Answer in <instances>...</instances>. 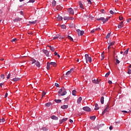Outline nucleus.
I'll return each mask as SVG.
<instances>
[{
  "label": "nucleus",
  "instance_id": "52",
  "mask_svg": "<svg viewBox=\"0 0 131 131\" xmlns=\"http://www.w3.org/2000/svg\"><path fill=\"white\" fill-rule=\"evenodd\" d=\"M116 61L117 64H119L120 62H119V60H118V59H116Z\"/></svg>",
  "mask_w": 131,
  "mask_h": 131
},
{
  "label": "nucleus",
  "instance_id": "32",
  "mask_svg": "<svg viewBox=\"0 0 131 131\" xmlns=\"http://www.w3.org/2000/svg\"><path fill=\"white\" fill-rule=\"evenodd\" d=\"M90 119L92 120H94V119H96V116H93L90 117Z\"/></svg>",
  "mask_w": 131,
  "mask_h": 131
},
{
  "label": "nucleus",
  "instance_id": "23",
  "mask_svg": "<svg viewBox=\"0 0 131 131\" xmlns=\"http://www.w3.org/2000/svg\"><path fill=\"white\" fill-rule=\"evenodd\" d=\"M114 43H115V42L113 41V42H110V43H108V45H109L110 47H112V46H114Z\"/></svg>",
  "mask_w": 131,
  "mask_h": 131
},
{
  "label": "nucleus",
  "instance_id": "3",
  "mask_svg": "<svg viewBox=\"0 0 131 131\" xmlns=\"http://www.w3.org/2000/svg\"><path fill=\"white\" fill-rule=\"evenodd\" d=\"M85 59L86 63H88V61L90 63H91V62H92V57L89 56V54H85Z\"/></svg>",
  "mask_w": 131,
  "mask_h": 131
},
{
  "label": "nucleus",
  "instance_id": "31",
  "mask_svg": "<svg viewBox=\"0 0 131 131\" xmlns=\"http://www.w3.org/2000/svg\"><path fill=\"white\" fill-rule=\"evenodd\" d=\"M37 22V20H34L33 21H29L30 24H35Z\"/></svg>",
  "mask_w": 131,
  "mask_h": 131
},
{
  "label": "nucleus",
  "instance_id": "58",
  "mask_svg": "<svg viewBox=\"0 0 131 131\" xmlns=\"http://www.w3.org/2000/svg\"><path fill=\"white\" fill-rule=\"evenodd\" d=\"M108 83H109L110 84H112V81H111V80H108Z\"/></svg>",
  "mask_w": 131,
  "mask_h": 131
},
{
  "label": "nucleus",
  "instance_id": "47",
  "mask_svg": "<svg viewBox=\"0 0 131 131\" xmlns=\"http://www.w3.org/2000/svg\"><path fill=\"white\" fill-rule=\"evenodd\" d=\"M0 122H5V119L4 118L0 119Z\"/></svg>",
  "mask_w": 131,
  "mask_h": 131
},
{
  "label": "nucleus",
  "instance_id": "57",
  "mask_svg": "<svg viewBox=\"0 0 131 131\" xmlns=\"http://www.w3.org/2000/svg\"><path fill=\"white\" fill-rule=\"evenodd\" d=\"M99 109H100V107L97 106V107H95V110H99Z\"/></svg>",
  "mask_w": 131,
  "mask_h": 131
},
{
  "label": "nucleus",
  "instance_id": "10",
  "mask_svg": "<svg viewBox=\"0 0 131 131\" xmlns=\"http://www.w3.org/2000/svg\"><path fill=\"white\" fill-rule=\"evenodd\" d=\"M50 117H51V119H53V120H58V119H59L58 117H56L55 115L51 116Z\"/></svg>",
  "mask_w": 131,
  "mask_h": 131
},
{
  "label": "nucleus",
  "instance_id": "27",
  "mask_svg": "<svg viewBox=\"0 0 131 131\" xmlns=\"http://www.w3.org/2000/svg\"><path fill=\"white\" fill-rule=\"evenodd\" d=\"M111 35V33H108L106 36V39H108V38H109V37H110V36Z\"/></svg>",
  "mask_w": 131,
  "mask_h": 131
},
{
  "label": "nucleus",
  "instance_id": "43",
  "mask_svg": "<svg viewBox=\"0 0 131 131\" xmlns=\"http://www.w3.org/2000/svg\"><path fill=\"white\" fill-rule=\"evenodd\" d=\"M119 20H120V21H121V20H123V17H122V16H120L119 17Z\"/></svg>",
  "mask_w": 131,
  "mask_h": 131
},
{
  "label": "nucleus",
  "instance_id": "24",
  "mask_svg": "<svg viewBox=\"0 0 131 131\" xmlns=\"http://www.w3.org/2000/svg\"><path fill=\"white\" fill-rule=\"evenodd\" d=\"M62 9H63V7H62L60 6H57V10H58V11H61V10H62Z\"/></svg>",
  "mask_w": 131,
  "mask_h": 131
},
{
  "label": "nucleus",
  "instance_id": "11",
  "mask_svg": "<svg viewBox=\"0 0 131 131\" xmlns=\"http://www.w3.org/2000/svg\"><path fill=\"white\" fill-rule=\"evenodd\" d=\"M67 120H68V118H64V119H61V120L60 121V124H62V123L63 122H65V121H67Z\"/></svg>",
  "mask_w": 131,
  "mask_h": 131
},
{
  "label": "nucleus",
  "instance_id": "25",
  "mask_svg": "<svg viewBox=\"0 0 131 131\" xmlns=\"http://www.w3.org/2000/svg\"><path fill=\"white\" fill-rule=\"evenodd\" d=\"M50 65H52L53 66H54V67H56V62H51L50 63Z\"/></svg>",
  "mask_w": 131,
  "mask_h": 131
},
{
  "label": "nucleus",
  "instance_id": "51",
  "mask_svg": "<svg viewBox=\"0 0 131 131\" xmlns=\"http://www.w3.org/2000/svg\"><path fill=\"white\" fill-rule=\"evenodd\" d=\"M127 73H128V74H130V73H131V70L130 69H128Z\"/></svg>",
  "mask_w": 131,
  "mask_h": 131
},
{
  "label": "nucleus",
  "instance_id": "50",
  "mask_svg": "<svg viewBox=\"0 0 131 131\" xmlns=\"http://www.w3.org/2000/svg\"><path fill=\"white\" fill-rule=\"evenodd\" d=\"M10 77H11V74H9L7 77V79H9V78H10Z\"/></svg>",
  "mask_w": 131,
  "mask_h": 131
},
{
  "label": "nucleus",
  "instance_id": "46",
  "mask_svg": "<svg viewBox=\"0 0 131 131\" xmlns=\"http://www.w3.org/2000/svg\"><path fill=\"white\" fill-rule=\"evenodd\" d=\"M82 17L84 19H85V18H88V15L84 14L83 15H82Z\"/></svg>",
  "mask_w": 131,
  "mask_h": 131
},
{
  "label": "nucleus",
  "instance_id": "19",
  "mask_svg": "<svg viewBox=\"0 0 131 131\" xmlns=\"http://www.w3.org/2000/svg\"><path fill=\"white\" fill-rule=\"evenodd\" d=\"M56 5H57V2L56 1H55V0H54L52 2V7H55Z\"/></svg>",
  "mask_w": 131,
  "mask_h": 131
},
{
  "label": "nucleus",
  "instance_id": "14",
  "mask_svg": "<svg viewBox=\"0 0 131 131\" xmlns=\"http://www.w3.org/2000/svg\"><path fill=\"white\" fill-rule=\"evenodd\" d=\"M79 7L81 9H84V7L83 6V5L81 3V2H79Z\"/></svg>",
  "mask_w": 131,
  "mask_h": 131
},
{
  "label": "nucleus",
  "instance_id": "53",
  "mask_svg": "<svg viewBox=\"0 0 131 131\" xmlns=\"http://www.w3.org/2000/svg\"><path fill=\"white\" fill-rule=\"evenodd\" d=\"M110 14H112V15H113V14H115V13L114 12H113V11H112V10H111L110 11Z\"/></svg>",
  "mask_w": 131,
  "mask_h": 131
},
{
  "label": "nucleus",
  "instance_id": "6",
  "mask_svg": "<svg viewBox=\"0 0 131 131\" xmlns=\"http://www.w3.org/2000/svg\"><path fill=\"white\" fill-rule=\"evenodd\" d=\"M108 110H109V105H107L105 110L102 112V115H104V114H105V113H106V112H108Z\"/></svg>",
  "mask_w": 131,
  "mask_h": 131
},
{
  "label": "nucleus",
  "instance_id": "15",
  "mask_svg": "<svg viewBox=\"0 0 131 131\" xmlns=\"http://www.w3.org/2000/svg\"><path fill=\"white\" fill-rule=\"evenodd\" d=\"M57 20H58V21H62V20H63V17L59 15L57 17Z\"/></svg>",
  "mask_w": 131,
  "mask_h": 131
},
{
  "label": "nucleus",
  "instance_id": "18",
  "mask_svg": "<svg viewBox=\"0 0 131 131\" xmlns=\"http://www.w3.org/2000/svg\"><path fill=\"white\" fill-rule=\"evenodd\" d=\"M61 109H67L68 108V105H63L61 106Z\"/></svg>",
  "mask_w": 131,
  "mask_h": 131
},
{
  "label": "nucleus",
  "instance_id": "62",
  "mask_svg": "<svg viewBox=\"0 0 131 131\" xmlns=\"http://www.w3.org/2000/svg\"><path fill=\"white\" fill-rule=\"evenodd\" d=\"M101 57H102V58H103V59H104V53H102L101 54Z\"/></svg>",
  "mask_w": 131,
  "mask_h": 131
},
{
  "label": "nucleus",
  "instance_id": "64",
  "mask_svg": "<svg viewBox=\"0 0 131 131\" xmlns=\"http://www.w3.org/2000/svg\"><path fill=\"white\" fill-rule=\"evenodd\" d=\"M122 112H123V113H127V111H122Z\"/></svg>",
  "mask_w": 131,
  "mask_h": 131
},
{
  "label": "nucleus",
  "instance_id": "39",
  "mask_svg": "<svg viewBox=\"0 0 131 131\" xmlns=\"http://www.w3.org/2000/svg\"><path fill=\"white\" fill-rule=\"evenodd\" d=\"M61 27L62 29H65V28H66V26L65 25H62Z\"/></svg>",
  "mask_w": 131,
  "mask_h": 131
},
{
  "label": "nucleus",
  "instance_id": "1",
  "mask_svg": "<svg viewBox=\"0 0 131 131\" xmlns=\"http://www.w3.org/2000/svg\"><path fill=\"white\" fill-rule=\"evenodd\" d=\"M58 96L61 97V96H65L67 94V92L65 90V88H62L58 91Z\"/></svg>",
  "mask_w": 131,
  "mask_h": 131
},
{
  "label": "nucleus",
  "instance_id": "63",
  "mask_svg": "<svg viewBox=\"0 0 131 131\" xmlns=\"http://www.w3.org/2000/svg\"><path fill=\"white\" fill-rule=\"evenodd\" d=\"M8 97V93H6L5 95V98H7Z\"/></svg>",
  "mask_w": 131,
  "mask_h": 131
},
{
  "label": "nucleus",
  "instance_id": "41",
  "mask_svg": "<svg viewBox=\"0 0 131 131\" xmlns=\"http://www.w3.org/2000/svg\"><path fill=\"white\" fill-rule=\"evenodd\" d=\"M68 38L70 39V40H73V38H72V37H71L70 36H68Z\"/></svg>",
  "mask_w": 131,
  "mask_h": 131
},
{
  "label": "nucleus",
  "instance_id": "55",
  "mask_svg": "<svg viewBox=\"0 0 131 131\" xmlns=\"http://www.w3.org/2000/svg\"><path fill=\"white\" fill-rule=\"evenodd\" d=\"M55 86H56V88H59V84L58 83H55Z\"/></svg>",
  "mask_w": 131,
  "mask_h": 131
},
{
  "label": "nucleus",
  "instance_id": "35",
  "mask_svg": "<svg viewBox=\"0 0 131 131\" xmlns=\"http://www.w3.org/2000/svg\"><path fill=\"white\" fill-rule=\"evenodd\" d=\"M59 36H60L59 35H57L56 36H54L53 37V40L57 39V38H59Z\"/></svg>",
  "mask_w": 131,
  "mask_h": 131
},
{
  "label": "nucleus",
  "instance_id": "48",
  "mask_svg": "<svg viewBox=\"0 0 131 131\" xmlns=\"http://www.w3.org/2000/svg\"><path fill=\"white\" fill-rule=\"evenodd\" d=\"M16 40H17V38H14V39H12L11 41L12 42H13V41H16Z\"/></svg>",
  "mask_w": 131,
  "mask_h": 131
},
{
  "label": "nucleus",
  "instance_id": "21",
  "mask_svg": "<svg viewBox=\"0 0 131 131\" xmlns=\"http://www.w3.org/2000/svg\"><path fill=\"white\" fill-rule=\"evenodd\" d=\"M54 102H55V103H61V102H62V100L60 99H55Z\"/></svg>",
  "mask_w": 131,
  "mask_h": 131
},
{
  "label": "nucleus",
  "instance_id": "42",
  "mask_svg": "<svg viewBox=\"0 0 131 131\" xmlns=\"http://www.w3.org/2000/svg\"><path fill=\"white\" fill-rule=\"evenodd\" d=\"M65 102H68L69 101V97H68L67 98L64 99Z\"/></svg>",
  "mask_w": 131,
  "mask_h": 131
},
{
  "label": "nucleus",
  "instance_id": "5",
  "mask_svg": "<svg viewBox=\"0 0 131 131\" xmlns=\"http://www.w3.org/2000/svg\"><path fill=\"white\" fill-rule=\"evenodd\" d=\"M68 12L70 15H73L74 14V11L71 8L68 9Z\"/></svg>",
  "mask_w": 131,
  "mask_h": 131
},
{
  "label": "nucleus",
  "instance_id": "30",
  "mask_svg": "<svg viewBox=\"0 0 131 131\" xmlns=\"http://www.w3.org/2000/svg\"><path fill=\"white\" fill-rule=\"evenodd\" d=\"M41 129H42V130H43V131H48V128L46 127H42Z\"/></svg>",
  "mask_w": 131,
  "mask_h": 131
},
{
  "label": "nucleus",
  "instance_id": "7",
  "mask_svg": "<svg viewBox=\"0 0 131 131\" xmlns=\"http://www.w3.org/2000/svg\"><path fill=\"white\" fill-rule=\"evenodd\" d=\"M83 110H84V111H86L87 112H90L91 108L89 106H85L83 107Z\"/></svg>",
  "mask_w": 131,
  "mask_h": 131
},
{
  "label": "nucleus",
  "instance_id": "37",
  "mask_svg": "<svg viewBox=\"0 0 131 131\" xmlns=\"http://www.w3.org/2000/svg\"><path fill=\"white\" fill-rule=\"evenodd\" d=\"M50 50L52 51V52H55V48L54 47H50Z\"/></svg>",
  "mask_w": 131,
  "mask_h": 131
},
{
  "label": "nucleus",
  "instance_id": "9",
  "mask_svg": "<svg viewBox=\"0 0 131 131\" xmlns=\"http://www.w3.org/2000/svg\"><path fill=\"white\" fill-rule=\"evenodd\" d=\"M101 81V80L99 79H92V82H93V83H99L100 82V81Z\"/></svg>",
  "mask_w": 131,
  "mask_h": 131
},
{
  "label": "nucleus",
  "instance_id": "49",
  "mask_svg": "<svg viewBox=\"0 0 131 131\" xmlns=\"http://www.w3.org/2000/svg\"><path fill=\"white\" fill-rule=\"evenodd\" d=\"M46 93L45 92H42V97L43 98V97H45V96H46Z\"/></svg>",
  "mask_w": 131,
  "mask_h": 131
},
{
  "label": "nucleus",
  "instance_id": "59",
  "mask_svg": "<svg viewBox=\"0 0 131 131\" xmlns=\"http://www.w3.org/2000/svg\"><path fill=\"white\" fill-rule=\"evenodd\" d=\"M69 20H74V17H69Z\"/></svg>",
  "mask_w": 131,
  "mask_h": 131
},
{
  "label": "nucleus",
  "instance_id": "22",
  "mask_svg": "<svg viewBox=\"0 0 131 131\" xmlns=\"http://www.w3.org/2000/svg\"><path fill=\"white\" fill-rule=\"evenodd\" d=\"M35 65L37 66V67H40V63H39V61H37Z\"/></svg>",
  "mask_w": 131,
  "mask_h": 131
},
{
  "label": "nucleus",
  "instance_id": "2",
  "mask_svg": "<svg viewBox=\"0 0 131 131\" xmlns=\"http://www.w3.org/2000/svg\"><path fill=\"white\" fill-rule=\"evenodd\" d=\"M110 18H111V17H107L106 18H104V17H100L99 18H96V20H97V21H102L103 24H105V23L109 20Z\"/></svg>",
  "mask_w": 131,
  "mask_h": 131
},
{
  "label": "nucleus",
  "instance_id": "44",
  "mask_svg": "<svg viewBox=\"0 0 131 131\" xmlns=\"http://www.w3.org/2000/svg\"><path fill=\"white\" fill-rule=\"evenodd\" d=\"M32 64H34V63H35V62H36V60H35V59H33L32 60Z\"/></svg>",
  "mask_w": 131,
  "mask_h": 131
},
{
  "label": "nucleus",
  "instance_id": "56",
  "mask_svg": "<svg viewBox=\"0 0 131 131\" xmlns=\"http://www.w3.org/2000/svg\"><path fill=\"white\" fill-rule=\"evenodd\" d=\"M87 2H88V3L90 4V5H92V1H91V0H87Z\"/></svg>",
  "mask_w": 131,
  "mask_h": 131
},
{
  "label": "nucleus",
  "instance_id": "33",
  "mask_svg": "<svg viewBox=\"0 0 131 131\" xmlns=\"http://www.w3.org/2000/svg\"><path fill=\"white\" fill-rule=\"evenodd\" d=\"M128 50L129 49H127L124 52V54L123 55H127V53H128Z\"/></svg>",
  "mask_w": 131,
  "mask_h": 131
},
{
  "label": "nucleus",
  "instance_id": "40",
  "mask_svg": "<svg viewBox=\"0 0 131 131\" xmlns=\"http://www.w3.org/2000/svg\"><path fill=\"white\" fill-rule=\"evenodd\" d=\"M69 17H67V16L63 17V20H69Z\"/></svg>",
  "mask_w": 131,
  "mask_h": 131
},
{
  "label": "nucleus",
  "instance_id": "12",
  "mask_svg": "<svg viewBox=\"0 0 131 131\" xmlns=\"http://www.w3.org/2000/svg\"><path fill=\"white\" fill-rule=\"evenodd\" d=\"M123 27V21H121L119 25L118 26V28H122Z\"/></svg>",
  "mask_w": 131,
  "mask_h": 131
},
{
  "label": "nucleus",
  "instance_id": "45",
  "mask_svg": "<svg viewBox=\"0 0 131 131\" xmlns=\"http://www.w3.org/2000/svg\"><path fill=\"white\" fill-rule=\"evenodd\" d=\"M100 12L102 13V14H105V10L104 9H101Z\"/></svg>",
  "mask_w": 131,
  "mask_h": 131
},
{
  "label": "nucleus",
  "instance_id": "16",
  "mask_svg": "<svg viewBox=\"0 0 131 131\" xmlns=\"http://www.w3.org/2000/svg\"><path fill=\"white\" fill-rule=\"evenodd\" d=\"M22 19L21 18L17 17L14 19V22H18V21H21Z\"/></svg>",
  "mask_w": 131,
  "mask_h": 131
},
{
  "label": "nucleus",
  "instance_id": "54",
  "mask_svg": "<svg viewBox=\"0 0 131 131\" xmlns=\"http://www.w3.org/2000/svg\"><path fill=\"white\" fill-rule=\"evenodd\" d=\"M35 2V0H30L29 3H34Z\"/></svg>",
  "mask_w": 131,
  "mask_h": 131
},
{
  "label": "nucleus",
  "instance_id": "34",
  "mask_svg": "<svg viewBox=\"0 0 131 131\" xmlns=\"http://www.w3.org/2000/svg\"><path fill=\"white\" fill-rule=\"evenodd\" d=\"M50 63L49 62L47 63V70H49L50 69Z\"/></svg>",
  "mask_w": 131,
  "mask_h": 131
},
{
  "label": "nucleus",
  "instance_id": "17",
  "mask_svg": "<svg viewBox=\"0 0 131 131\" xmlns=\"http://www.w3.org/2000/svg\"><path fill=\"white\" fill-rule=\"evenodd\" d=\"M82 100V98H81V97H79L77 101L78 104H80V103L81 102Z\"/></svg>",
  "mask_w": 131,
  "mask_h": 131
},
{
  "label": "nucleus",
  "instance_id": "20",
  "mask_svg": "<svg viewBox=\"0 0 131 131\" xmlns=\"http://www.w3.org/2000/svg\"><path fill=\"white\" fill-rule=\"evenodd\" d=\"M100 102L101 104H104V97L102 96L100 98Z\"/></svg>",
  "mask_w": 131,
  "mask_h": 131
},
{
  "label": "nucleus",
  "instance_id": "28",
  "mask_svg": "<svg viewBox=\"0 0 131 131\" xmlns=\"http://www.w3.org/2000/svg\"><path fill=\"white\" fill-rule=\"evenodd\" d=\"M73 96H76V91L75 90H73L72 92Z\"/></svg>",
  "mask_w": 131,
  "mask_h": 131
},
{
  "label": "nucleus",
  "instance_id": "38",
  "mask_svg": "<svg viewBox=\"0 0 131 131\" xmlns=\"http://www.w3.org/2000/svg\"><path fill=\"white\" fill-rule=\"evenodd\" d=\"M110 75V72H108L106 74H105V77H108Z\"/></svg>",
  "mask_w": 131,
  "mask_h": 131
},
{
  "label": "nucleus",
  "instance_id": "8",
  "mask_svg": "<svg viewBox=\"0 0 131 131\" xmlns=\"http://www.w3.org/2000/svg\"><path fill=\"white\" fill-rule=\"evenodd\" d=\"M42 52L46 55L47 57L50 56V52L48 50L43 49Z\"/></svg>",
  "mask_w": 131,
  "mask_h": 131
},
{
  "label": "nucleus",
  "instance_id": "61",
  "mask_svg": "<svg viewBox=\"0 0 131 131\" xmlns=\"http://www.w3.org/2000/svg\"><path fill=\"white\" fill-rule=\"evenodd\" d=\"M101 29H100V28H97L95 30V31L97 30H100Z\"/></svg>",
  "mask_w": 131,
  "mask_h": 131
},
{
  "label": "nucleus",
  "instance_id": "60",
  "mask_svg": "<svg viewBox=\"0 0 131 131\" xmlns=\"http://www.w3.org/2000/svg\"><path fill=\"white\" fill-rule=\"evenodd\" d=\"M96 31V30H93L91 31V33H94Z\"/></svg>",
  "mask_w": 131,
  "mask_h": 131
},
{
  "label": "nucleus",
  "instance_id": "26",
  "mask_svg": "<svg viewBox=\"0 0 131 131\" xmlns=\"http://www.w3.org/2000/svg\"><path fill=\"white\" fill-rule=\"evenodd\" d=\"M18 80H20V78H15L13 79V81H18Z\"/></svg>",
  "mask_w": 131,
  "mask_h": 131
},
{
  "label": "nucleus",
  "instance_id": "13",
  "mask_svg": "<svg viewBox=\"0 0 131 131\" xmlns=\"http://www.w3.org/2000/svg\"><path fill=\"white\" fill-rule=\"evenodd\" d=\"M74 69H71L70 71H68L66 73V75H70V74H71V72H72V71H73Z\"/></svg>",
  "mask_w": 131,
  "mask_h": 131
},
{
  "label": "nucleus",
  "instance_id": "36",
  "mask_svg": "<svg viewBox=\"0 0 131 131\" xmlns=\"http://www.w3.org/2000/svg\"><path fill=\"white\" fill-rule=\"evenodd\" d=\"M1 79H5V75L4 74H1Z\"/></svg>",
  "mask_w": 131,
  "mask_h": 131
},
{
  "label": "nucleus",
  "instance_id": "29",
  "mask_svg": "<svg viewBox=\"0 0 131 131\" xmlns=\"http://www.w3.org/2000/svg\"><path fill=\"white\" fill-rule=\"evenodd\" d=\"M51 105L52 103L50 102H48L46 104V106H47V107H50V106H51Z\"/></svg>",
  "mask_w": 131,
  "mask_h": 131
},
{
  "label": "nucleus",
  "instance_id": "4",
  "mask_svg": "<svg viewBox=\"0 0 131 131\" xmlns=\"http://www.w3.org/2000/svg\"><path fill=\"white\" fill-rule=\"evenodd\" d=\"M77 34L79 36H82L83 35L84 33V31H80V30L79 29H77L76 30Z\"/></svg>",
  "mask_w": 131,
  "mask_h": 131
}]
</instances>
